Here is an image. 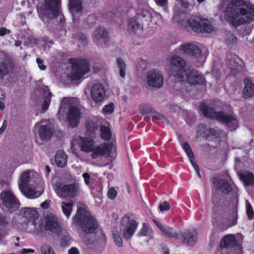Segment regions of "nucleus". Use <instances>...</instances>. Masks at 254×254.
<instances>
[{
	"instance_id": "45",
	"label": "nucleus",
	"mask_w": 254,
	"mask_h": 254,
	"mask_svg": "<svg viewBox=\"0 0 254 254\" xmlns=\"http://www.w3.org/2000/svg\"><path fill=\"white\" fill-rule=\"evenodd\" d=\"M77 39L79 42L78 47L85 45L88 42V39L86 36L83 34H80L77 36Z\"/></svg>"
},
{
	"instance_id": "56",
	"label": "nucleus",
	"mask_w": 254,
	"mask_h": 254,
	"mask_svg": "<svg viewBox=\"0 0 254 254\" xmlns=\"http://www.w3.org/2000/svg\"><path fill=\"white\" fill-rule=\"evenodd\" d=\"M82 176L84 179V182L86 185H89L90 183V176L87 173L83 174Z\"/></svg>"
},
{
	"instance_id": "36",
	"label": "nucleus",
	"mask_w": 254,
	"mask_h": 254,
	"mask_svg": "<svg viewBox=\"0 0 254 254\" xmlns=\"http://www.w3.org/2000/svg\"><path fill=\"white\" fill-rule=\"evenodd\" d=\"M241 64L242 62L238 58H233L230 60V68L233 70L240 71L243 68Z\"/></svg>"
},
{
	"instance_id": "50",
	"label": "nucleus",
	"mask_w": 254,
	"mask_h": 254,
	"mask_svg": "<svg viewBox=\"0 0 254 254\" xmlns=\"http://www.w3.org/2000/svg\"><path fill=\"white\" fill-rule=\"evenodd\" d=\"M226 41L228 44H234L237 42L236 37L232 33H228L227 35Z\"/></svg>"
},
{
	"instance_id": "40",
	"label": "nucleus",
	"mask_w": 254,
	"mask_h": 254,
	"mask_svg": "<svg viewBox=\"0 0 254 254\" xmlns=\"http://www.w3.org/2000/svg\"><path fill=\"white\" fill-rule=\"evenodd\" d=\"M113 237L116 245L119 247H122L123 246V242L120 236V232L118 229H114L113 230Z\"/></svg>"
},
{
	"instance_id": "2",
	"label": "nucleus",
	"mask_w": 254,
	"mask_h": 254,
	"mask_svg": "<svg viewBox=\"0 0 254 254\" xmlns=\"http://www.w3.org/2000/svg\"><path fill=\"white\" fill-rule=\"evenodd\" d=\"M18 186L22 193L30 198L40 196L44 191V184L39 175L33 170L21 173Z\"/></svg>"
},
{
	"instance_id": "15",
	"label": "nucleus",
	"mask_w": 254,
	"mask_h": 254,
	"mask_svg": "<svg viewBox=\"0 0 254 254\" xmlns=\"http://www.w3.org/2000/svg\"><path fill=\"white\" fill-rule=\"evenodd\" d=\"M170 63L172 65V75L178 80L185 73L186 69V62L181 57L173 56L170 58Z\"/></svg>"
},
{
	"instance_id": "61",
	"label": "nucleus",
	"mask_w": 254,
	"mask_h": 254,
	"mask_svg": "<svg viewBox=\"0 0 254 254\" xmlns=\"http://www.w3.org/2000/svg\"><path fill=\"white\" fill-rule=\"evenodd\" d=\"M68 254H79V251L75 247H72L68 250Z\"/></svg>"
},
{
	"instance_id": "13",
	"label": "nucleus",
	"mask_w": 254,
	"mask_h": 254,
	"mask_svg": "<svg viewBox=\"0 0 254 254\" xmlns=\"http://www.w3.org/2000/svg\"><path fill=\"white\" fill-rule=\"evenodd\" d=\"M67 100L63 101L62 105L59 110L60 112H64V110L67 106L68 107V113L66 117L67 121L69 126L72 127H76L79 122L80 113L79 109L74 106H70L68 103L65 104Z\"/></svg>"
},
{
	"instance_id": "17",
	"label": "nucleus",
	"mask_w": 254,
	"mask_h": 254,
	"mask_svg": "<svg viewBox=\"0 0 254 254\" xmlns=\"http://www.w3.org/2000/svg\"><path fill=\"white\" fill-rule=\"evenodd\" d=\"M145 82L148 87L159 89L164 84L162 73L157 70H150L146 74Z\"/></svg>"
},
{
	"instance_id": "37",
	"label": "nucleus",
	"mask_w": 254,
	"mask_h": 254,
	"mask_svg": "<svg viewBox=\"0 0 254 254\" xmlns=\"http://www.w3.org/2000/svg\"><path fill=\"white\" fill-rule=\"evenodd\" d=\"M73 202L70 201L69 202H62L61 203V208L64 214L66 217H69L72 209Z\"/></svg>"
},
{
	"instance_id": "42",
	"label": "nucleus",
	"mask_w": 254,
	"mask_h": 254,
	"mask_svg": "<svg viewBox=\"0 0 254 254\" xmlns=\"http://www.w3.org/2000/svg\"><path fill=\"white\" fill-rule=\"evenodd\" d=\"M93 233H95V238L99 243H104L105 242L106 236L102 230L97 227V230Z\"/></svg>"
},
{
	"instance_id": "26",
	"label": "nucleus",
	"mask_w": 254,
	"mask_h": 254,
	"mask_svg": "<svg viewBox=\"0 0 254 254\" xmlns=\"http://www.w3.org/2000/svg\"><path fill=\"white\" fill-rule=\"evenodd\" d=\"M20 216L35 225V221L38 218V213L35 209L25 208L21 210Z\"/></svg>"
},
{
	"instance_id": "27",
	"label": "nucleus",
	"mask_w": 254,
	"mask_h": 254,
	"mask_svg": "<svg viewBox=\"0 0 254 254\" xmlns=\"http://www.w3.org/2000/svg\"><path fill=\"white\" fill-rule=\"evenodd\" d=\"M154 222L165 237L167 238H174L178 240L179 232H177L172 227L163 225L161 222L157 221H154Z\"/></svg>"
},
{
	"instance_id": "23",
	"label": "nucleus",
	"mask_w": 254,
	"mask_h": 254,
	"mask_svg": "<svg viewBox=\"0 0 254 254\" xmlns=\"http://www.w3.org/2000/svg\"><path fill=\"white\" fill-rule=\"evenodd\" d=\"M180 50L184 53L193 56L195 58H199L201 55V50L198 47L192 43H185L181 45L179 47Z\"/></svg>"
},
{
	"instance_id": "41",
	"label": "nucleus",
	"mask_w": 254,
	"mask_h": 254,
	"mask_svg": "<svg viewBox=\"0 0 254 254\" xmlns=\"http://www.w3.org/2000/svg\"><path fill=\"white\" fill-rule=\"evenodd\" d=\"M117 61L119 69L120 75L121 77L124 78L126 76V65L122 59L118 58Z\"/></svg>"
},
{
	"instance_id": "59",
	"label": "nucleus",
	"mask_w": 254,
	"mask_h": 254,
	"mask_svg": "<svg viewBox=\"0 0 254 254\" xmlns=\"http://www.w3.org/2000/svg\"><path fill=\"white\" fill-rule=\"evenodd\" d=\"M178 2L184 8H187L190 5V3L187 0H180Z\"/></svg>"
},
{
	"instance_id": "4",
	"label": "nucleus",
	"mask_w": 254,
	"mask_h": 254,
	"mask_svg": "<svg viewBox=\"0 0 254 254\" xmlns=\"http://www.w3.org/2000/svg\"><path fill=\"white\" fill-rule=\"evenodd\" d=\"M74 223L85 233H93L98 224L91 214L83 208H79L74 217Z\"/></svg>"
},
{
	"instance_id": "32",
	"label": "nucleus",
	"mask_w": 254,
	"mask_h": 254,
	"mask_svg": "<svg viewBox=\"0 0 254 254\" xmlns=\"http://www.w3.org/2000/svg\"><path fill=\"white\" fill-rule=\"evenodd\" d=\"M239 175L245 185L254 186V176L252 173L244 171L239 173Z\"/></svg>"
},
{
	"instance_id": "5",
	"label": "nucleus",
	"mask_w": 254,
	"mask_h": 254,
	"mask_svg": "<svg viewBox=\"0 0 254 254\" xmlns=\"http://www.w3.org/2000/svg\"><path fill=\"white\" fill-rule=\"evenodd\" d=\"M56 192L62 199L73 198L79 193V183L75 177H72L69 182L60 183L57 186Z\"/></svg>"
},
{
	"instance_id": "18",
	"label": "nucleus",
	"mask_w": 254,
	"mask_h": 254,
	"mask_svg": "<svg viewBox=\"0 0 254 254\" xmlns=\"http://www.w3.org/2000/svg\"><path fill=\"white\" fill-rule=\"evenodd\" d=\"M19 204L18 200L11 191H4L0 193V206L13 211L18 207Z\"/></svg>"
},
{
	"instance_id": "12",
	"label": "nucleus",
	"mask_w": 254,
	"mask_h": 254,
	"mask_svg": "<svg viewBox=\"0 0 254 254\" xmlns=\"http://www.w3.org/2000/svg\"><path fill=\"white\" fill-rule=\"evenodd\" d=\"M102 155H107L111 158H115L116 157L115 144L111 142L94 146L92 151V158L95 159Z\"/></svg>"
},
{
	"instance_id": "34",
	"label": "nucleus",
	"mask_w": 254,
	"mask_h": 254,
	"mask_svg": "<svg viewBox=\"0 0 254 254\" xmlns=\"http://www.w3.org/2000/svg\"><path fill=\"white\" fill-rule=\"evenodd\" d=\"M236 245V239L232 235H228L224 237L222 240L221 244V247L226 248H232Z\"/></svg>"
},
{
	"instance_id": "64",
	"label": "nucleus",
	"mask_w": 254,
	"mask_h": 254,
	"mask_svg": "<svg viewBox=\"0 0 254 254\" xmlns=\"http://www.w3.org/2000/svg\"><path fill=\"white\" fill-rule=\"evenodd\" d=\"M7 235V232L6 231L0 230V241L5 238Z\"/></svg>"
},
{
	"instance_id": "20",
	"label": "nucleus",
	"mask_w": 254,
	"mask_h": 254,
	"mask_svg": "<svg viewBox=\"0 0 254 254\" xmlns=\"http://www.w3.org/2000/svg\"><path fill=\"white\" fill-rule=\"evenodd\" d=\"M215 189L224 194H228L232 190L230 179L229 176L215 178L213 180Z\"/></svg>"
},
{
	"instance_id": "63",
	"label": "nucleus",
	"mask_w": 254,
	"mask_h": 254,
	"mask_svg": "<svg viewBox=\"0 0 254 254\" xmlns=\"http://www.w3.org/2000/svg\"><path fill=\"white\" fill-rule=\"evenodd\" d=\"M50 205V201L46 200L41 204V206L43 209H47Z\"/></svg>"
},
{
	"instance_id": "55",
	"label": "nucleus",
	"mask_w": 254,
	"mask_h": 254,
	"mask_svg": "<svg viewBox=\"0 0 254 254\" xmlns=\"http://www.w3.org/2000/svg\"><path fill=\"white\" fill-rule=\"evenodd\" d=\"M36 62L38 65V67L40 69L43 70L46 69V66L44 64V62L42 60L37 58L36 59Z\"/></svg>"
},
{
	"instance_id": "7",
	"label": "nucleus",
	"mask_w": 254,
	"mask_h": 254,
	"mask_svg": "<svg viewBox=\"0 0 254 254\" xmlns=\"http://www.w3.org/2000/svg\"><path fill=\"white\" fill-rule=\"evenodd\" d=\"M84 93L89 100L95 103H100L102 102L106 95L104 86L98 82H94L88 85L85 88Z\"/></svg>"
},
{
	"instance_id": "3",
	"label": "nucleus",
	"mask_w": 254,
	"mask_h": 254,
	"mask_svg": "<svg viewBox=\"0 0 254 254\" xmlns=\"http://www.w3.org/2000/svg\"><path fill=\"white\" fill-rule=\"evenodd\" d=\"M200 109L204 117L215 119L226 124L231 130H234L237 127V121L234 116L223 112H216L212 108L205 104H201Z\"/></svg>"
},
{
	"instance_id": "48",
	"label": "nucleus",
	"mask_w": 254,
	"mask_h": 254,
	"mask_svg": "<svg viewBox=\"0 0 254 254\" xmlns=\"http://www.w3.org/2000/svg\"><path fill=\"white\" fill-rule=\"evenodd\" d=\"M246 212L248 217L250 219H252L253 217L254 212L253 210L252 206L251 203L248 201H246Z\"/></svg>"
},
{
	"instance_id": "30",
	"label": "nucleus",
	"mask_w": 254,
	"mask_h": 254,
	"mask_svg": "<svg viewBox=\"0 0 254 254\" xmlns=\"http://www.w3.org/2000/svg\"><path fill=\"white\" fill-rule=\"evenodd\" d=\"M80 146L81 150L86 152H92L94 147L92 139L87 137L80 138Z\"/></svg>"
},
{
	"instance_id": "38",
	"label": "nucleus",
	"mask_w": 254,
	"mask_h": 254,
	"mask_svg": "<svg viewBox=\"0 0 254 254\" xmlns=\"http://www.w3.org/2000/svg\"><path fill=\"white\" fill-rule=\"evenodd\" d=\"M98 134L101 135V137L105 140H109L111 136V133L110 129L106 127L101 126Z\"/></svg>"
},
{
	"instance_id": "52",
	"label": "nucleus",
	"mask_w": 254,
	"mask_h": 254,
	"mask_svg": "<svg viewBox=\"0 0 254 254\" xmlns=\"http://www.w3.org/2000/svg\"><path fill=\"white\" fill-rule=\"evenodd\" d=\"M170 209L169 203L167 201H165L163 204L159 205V209L160 211H164L165 210L168 211Z\"/></svg>"
},
{
	"instance_id": "46",
	"label": "nucleus",
	"mask_w": 254,
	"mask_h": 254,
	"mask_svg": "<svg viewBox=\"0 0 254 254\" xmlns=\"http://www.w3.org/2000/svg\"><path fill=\"white\" fill-rule=\"evenodd\" d=\"M151 110V107L148 105L142 104L140 106V111L142 115L148 114Z\"/></svg>"
},
{
	"instance_id": "10",
	"label": "nucleus",
	"mask_w": 254,
	"mask_h": 254,
	"mask_svg": "<svg viewBox=\"0 0 254 254\" xmlns=\"http://www.w3.org/2000/svg\"><path fill=\"white\" fill-rule=\"evenodd\" d=\"M138 224V222L130 217H124L120 225V230L123 238L126 240H130L137 229Z\"/></svg>"
},
{
	"instance_id": "60",
	"label": "nucleus",
	"mask_w": 254,
	"mask_h": 254,
	"mask_svg": "<svg viewBox=\"0 0 254 254\" xmlns=\"http://www.w3.org/2000/svg\"><path fill=\"white\" fill-rule=\"evenodd\" d=\"M192 166L193 167L194 170H195L198 177L199 178H201V176L200 174V172H199V168L198 166V165L196 164V163L195 162L194 163H192V164H191Z\"/></svg>"
},
{
	"instance_id": "44",
	"label": "nucleus",
	"mask_w": 254,
	"mask_h": 254,
	"mask_svg": "<svg viewBox=\"0 0 254 254\" xmlns=\"http://www.w3.org/2000/svg\"><path fill=\"white\" fill-rule=\"evenodd\" d=\"M114 110V105L113 103H110L105 105L102 110V113L104 115H108L112 113Z\"/></svg>"
},
{
	"instance_id": "19",
	"label": "nucleus",
	"mask_w": 254,
	"mask_h": 254,
	"mask_svg": "<svg viewBox=\"0 0 254 254\" xmlns=\"http://www.w3.org/2000/svg\"><path fill=\"white\" fill-rule=\"evenodd\" d=\"M178 240L184 244L193 246L197 241V232L194 229L183 230L179 232Z\"/></svg>"
},
{
	"instance_id": "39",
	"label": "nucleus",
	"mask_w": 254,
	"mask_h": 254,
	"mask_svg": "<svg viewBox=\"0 0 254 254\" xmlns=\"http://www.w3.org/2000/svg\"><path fill=\"white\" fill-rule=\"evenodd\" d=\"M207 134L208 136L216 137H224L225 136V133L221 130L218 128L216 129L212 128H209L207 130Z\"/></svg>"
},
{
	"instance_id": "21",
	"label": "nucleus",
	"mask_w": 254,
	"mask_h": 254,
	"mask_svg": "<svg viewBox=\"0 0 254 254\" xmlns=\"http://www.w3.org/2000/svg\"><path fill=\"white\" fill-rule=\"evenodd\" d=\"M92 38L98 46L104 47L109 41L108 33L105 29L98 28L93 32Z\"/></svg>"
},
{
	"instance_id": "8",
	"label": "nucleus",
	"mask_w": 254,
	"mask_h": 254,
	"mask_svg": "<svg viewBox=\"0 0 254 254\" xmlns=\"http://www.w3.org/2000/svg\"><path fill=\"white\" fill-rule=\"evenodd\" d=\"M90 66L89 62L85 60L75 61L72 64L70 73L67 77L70 80H77L90 70Z\"/></svg>"
},
{
	"instance_id": "24",
	"label": "nucleus",
	"mask_w": 254,
	"mask_h": 254,
	"mask_svg": "<svg viewBox=\"0 0 254 254\" xmlns=\"http://www.w3.org/2000/svg\"><path fill=\"white\" fill-rule=\"evenodd\" d=\"M10 69L11 66L7 62H0V84L5 85L9 82L7 76Z\"/></svg>"
},
{
	"instance_id": "49",
	"label": "nucleus",
	"mask_w": 254,
	"mask_h": 254,
	"mask_svg": "<svg viewBox=\"0 0 254 254\" xmlns=\"http://www.w3.org/2000/svg\"><path fill=\"white\" fill-rule=\"evenodd\" d=\"M9 224V218L0 213V226L6 227Z\"/></svg>"
},
{
	"instance_id": "53",
	"label": "nucleus",
	"mask_w": 254,
	"mask_h": 254,
	"mask_svg": "<svg viewBox=\"0 0 254 254\" xmlns=\"http://www.w3.org/2000/svg\"><path fill=\"white\" fill-rule=\"evenodd\" d=\"M117 193L116 190L113 188H110L108 192V196L111 199H114L116 197Z\"/></svg>"
},
{
	"instance_id": "43",
	"label": "nucleus",
	"mask_w": 254,
	"mask_h": 254,
	"mask_svg": "<svg viewBox=\"0 0 254 254\" xmlns=\"http://www.w3.org/2000/svg\"><path fill=\"white\" fill-rule=\"evenodd\" d=\"M42 254H56L54 249L49 245H43L41 248Z\"/></svg>"
},
{
	"instance_id": "31",
	"label": "nucleus",
	"mask_w": 254,
	"mask_h": 254,
	"mask_svg": "<svg viewBox=\"0 0 254 254\" xmlns=\"http://www.w3.org/2000/svg\"><path fill=\"white\" fill-rule=\"evenodd\" d=\"M69 8L72 14L73 20H74V14L81 11L82 4L81 0H70L69 3Z\"/></svg>"
},
{
	"instance_id": "11",
	"label": "nucleus",
	"mask_w": 254,
	"mask_h": 254,
	"mask_svg": "<svg viewBox=\"0 0 254 254\" xmlns=\"http://www.w3.org/2000/svg\"><path fill=\"white\" fill-rule=\"evenodd\" d=\"M43 10L49 18L59 17L61 22H63V15L61 13L59 0H45Z\"/></svg>"
},
{
	"instance_id": "16",
	"label": "nucleus",
	"mask_w": 254,
	"mask_h": 254,
	"mask_svg": "<svg viewBox=\"0 0 254 254\" xmlns=\"http://www.w3.org/2000/svg\"><path fill=\"white\" fill-rule=\"evenodd\" d=\"M34 131L36 136L43 141H47L52 136L53 131L46 121L37 122L34 126Z\"/></svg>"
},
{
	"instance_id": "29",
	"label": "nucleus",
	"mask_w": 254,
	"mask_h": 254,
	"mask_svg": "<svg viewBox=\"0 0 254 254\" xmlns=\"http://www.w3.org/2000/svg\"><path fill=\"white\" fill-rule=\"evenodd\" d=\"M245 87L243 91V96L248 98L254 96V83L252 80L246 78L244 80Z\"/></svg>"
},
{
	"instance_id": "57",
	"label": "nucleus",
	"mask_w": 254,
	"mask_h": 254,
	"mask_svg": "<svg viewBox=\"0 0 254 254\" xmlns=\"http://www.w3.org/2000/svg\"><path fill=\"white\" fill-rule=\"evenodd\" d=\"M10 32V31L7 29L5 27H2L0 29V36H3L6 34H8Z\"/></svg>"
},
{
	"instance_id": "28",
	"label": "nucleus",
	"mask_w": 254,
	"mask_h": 254,
	"mask_svg": "<svg viewBox=\"0 0 254 254\" xmlns=\"http://www.w3.org/2000/svg\"><path fill=\"white\" fill-rule=\"evenodd\" d=\"M42 100V108L44 112L47 110L51 102L52 94L47 86H44L41 89Z\"/></svg>"
},
{
	"instance_id": "22",
	"label": "nucleus",
	"mask_w": 254,
	"mask_h": 254,
	"mask_svg": "<svg viewBox=\"0 0 254 254\" xmlns=\"http://www.w3.org/2000/svg\"><path fill=\"white\" fill-rule=\"evenodd\" d=\"M149 10V6L145 1L138 2L136 16L139 19L141 17L145 21H150L151 20V15Z\"/></svg>"
},
{
	"instance_id": "9",
	"label": "nucleus",
	"mask_w": 254,
	"mask_h": 254,
	"mask_svg": "<svg viewBox=\"0 0 254 254\" xmlns=\"http://www.w3.org/2000/svg\"><path fill=\"white\" fill-rule=\"evenodd\" d=\"M187 22L191 29L197 33H210L214 31L213 27L209 21L204 18H190L188 20Z\"/></svg>"
},
{
	"instance_id": "14",
	"label": "nucleus",
	"mask_w": 254,
	"mask_h": 254,
	"mask_svg": "<svg viewBox=\"0 0 254 254\" xmlns=\"http://www.w3.org/2000/svg\"><path fill=\"white\" fill-rule=\"evenodd\" d=\"M179 79V81H186L190 85H203L205 83L204 77L195 69H188Z\"/></svg>"
},
{
	"instance_id": "51",
	"label": "nucleus",
	"mask_w": 254,
	"mask_h": 254,
	"mask_svg": "<svg viewBox=\"0 0 254 254\" xmlns=\"http://www.w3.org/2000/svg\"><path fill=\"white\" fill-rule=\"evenodd\" d=\"M185 151L186 154H187L191 164H192V163L195 162L194 161L195 157H194V155L192 152V151L191 148H189L188 150H186Z\"/></svg>"
},
{
	"instance_id": "25",
	"label": "nucleus",
	"mask_w": 254,
	"mask_h": 254,
	"mask_svg": "<svg viewBox=\"0 0 254 254\" xmlns=\"http://www.w3.org/2000/svg\"><path fill=\"white\" fill-rule=\"evenodd\" d=\"M101 126L102 125L98 119L93 118L88 120L86 123L87 133L91 136L98 134Z\"/></svg>"
},
{
	"instance_id": "33",
	"label": "nucleus",
	"mask_w": 254,
	"mask_h": 254,
	"mask_svg": "<svg viewBox=\"0 0 254 254\" xmlns=\"http://www.w3.org/2000/svg\"><path fill=\"white\" fill-rule=\"evenodd\" d=\"M139 19L137 16L129 19L127 26L129 30L134 31L142 29V22Z\"/></svg>"
},
{
	"instance_id": "35",
	"label": "nucleus",
	"mask_w": 254,
	"mask_h": 254,
	"mask_svg": "<svg viewBox=\"0 0 254 254\" xmlns=\"http://www.w3.org/2000/svg\"><path fill=\"white\" fill-rule=\"evenodd\" d=\"M67 156L65 153L62 150L57 152L55 156V162L57 165L60 167H64L66 164Z\"/></svg>"
},
{
	"instance_id": "1",
	"label": "nucleus",
	"mask_w": 254,
	"mask_h": 254,
	"mask_svg": "<svg viewBox=\"0 0 254 254\" xmlns=\"http://www.w3.org/2000/svg\"><path fill=\"white\" fill-rule=\"evenodd\" d=\"M225 16L234 26L254 20V5L244 0H232L227 5Z\"/></svg>"
},
{
	"instance_id": "62",
	"label": "nucleus",
	"mask_w": 254,
	"mask_h": 254,
	"mask_svg": "<svg viewBox=\"0 0 254 254\" xmlns=\"http://www.w3.org/2000/svg\"><path fill=\"white\" fill-rule=\"evenodd\" d=\"M181 145L184 150H188L189 148H190V145L187 142L184 141H182Z\"/></svg>"
},
{
	"instance_id": "47",
	"label": "nucleus",
	"mask_w": 254,
	"mask_h": 254,
	"mask_svg": "<svg viewBox=\"0 0 254 254\" xmlns=\"http://www.w3.org/2000/svg\"><path fill=\"white\" fill-rule=\"evenodd\" d=\"M148 233V227L145 224L143 223L141 229L137 234V236L139 237L146 236Z\"/></svg>"
},
{
	"instance_id": "54",
	"label": "nucleus",
	"mask_w": 254,
	"mask_h": 254,
	"mask_svg": "<svg viewBox=\"0 0 254 254\" xmlns=\"http://www.w3.org/2000/svg\"><path fill=\"white\" fill-rule=\"evenodd\" d=\"M152 116L156 120H166L165 117L163 115L157 111H153L152 113Z\"/></svg>"
},
{
	"instance_id": "58",
	"label": "nucleus",
	"mask_w": 254,
	"mask_h": 254,
	"mask_svg": "<svg viewBox=\"0 0 254 254\" xmlns=\"http://www.w3.org/2000/svg\"><path fill=\"white\" fill-rule=\"evenodd\" d=\"M158 5L161 6H165L168 4V0H155Z\"/></svg>"
},
{
	"instance_id": "6",
	"label": "nucleus",
	"mask_w": 254,
	"mask_h": 254,
	"mask_svg": "<svg viewBox=\"0 0 254 254\" xmlns=\"http://www.w3.org/2000/svg\"><path fill=\"white\" fill-rule=\"evenodd\" d=\"M45 230L56 234L59 237L63 239L64 237L66 242L70 240L69 235L65 230L62 227L58 218L53 214H49L45 217V223L44 225Z\"/></svg>"
}]
</instances>
